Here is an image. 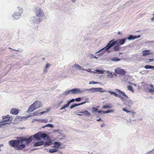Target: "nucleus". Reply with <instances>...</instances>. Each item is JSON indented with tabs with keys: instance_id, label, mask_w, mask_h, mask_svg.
Segmentation results:
<instances>
[{
	"instance_id": "obj_1",
	"label": "nucleus",
	"mask_w": 154,
	"mask_h": 154,
	"mask_svg": "<svg viewBox=\"0 0 154 154\" xmlns=\"http://www.w3.org/2000/svg\"><path fill=\"white\" fill-rule=\"evenodd\" d=\"M17 140H11L9 141V144L13 148H16L17 150H22L26 145H28V140H26L25 137H17Z\"/></svg>"
},
{
	"instance_id": "obj_2",
	"label": "nucleus",
	"mask_w": 154,
	"mask_h": 154,
	"mask_svg": "<svg viewBox=\"0 0 154 154\" xmlns=\"http://www.w3.org/2000/svg\"><path fill=\"white\" fill-rule=\"evenodd\" d=\"M126 40V38H125L122 39H118L116 40L112 39L110 40L105 47L96 52V53H98L99 52L103 51L100 54H97V55L100 56L102 55L105 52H107L108 53L112 52L113 51L109 50V49L117 44H118L119 45H122L124 44Z\"/></svg>"
},
{
	"instance_id": "obj_3",
	"label": "nucleus",
	"mask_w": 154,
	"mask_h": 154,
	"mask_svg": "<svg viewBox=\"0 0 154 154\" xmlns=\"http://www.w3.org/2000/svg\"><path fill=\"white\" fill-rule=\"evenodd\" d=\"M35 16L31 18V21L34 23L39 24L42 21L45 15L43 10L41 8H37L34 10Z\"/></svg>"
},
{
	"instance_id": "obj_4",
	"label": "nucleus",
	"mask_w": 154,
	"mask_h": 154,
	"mask_svg": "<svg viewBox=\"0 0 154 154\" xmlns=\"http://www.w3.org/2000/svg\"><path fill=\"white\" fill-rule=\"evenodd\" d=\"M41 131H39L33 135H32L28 138H26V140H28L27 143L28 145L33 140L34 138L35 140H41Z\"/></svg>"
},
{
	"instance_id": "obj_5",
	"label": "nucleus",
	"mask_w": 154,
	"mask_h": 154,
	"mask_svg": "<svg viewBox=\"0 0 154 154\" xmlns=\"http://www.w3.org/2000/svg\"><path fill=\"white\" fill-rule=\"evenodd\" d=\"M88 91H91V93H94L95 92H99L101 93H103L109 92V91L107 90H104L101 88H92L90 89H88Z\"/></svg>"
},
{
	"instance_id": "obj_6",
	"label": "nucleus",
	"mask_w": 154,
	"mask_h": 154,
	"mask_svg": "<svg viewBox=\"0 0 154 154\" xmlns=\"http://www.w3.org/2000/svg\"><path fill=\"white\" fill-rule=\"evenodd\" d=\"M18 9L19 12H15L12 15V17L14 18V19H18L20 17L22 14L23 13V10L22 8L19 7H18Z\"/></svg>"
},
{
	"instance_id": "obj_7",
	"label": "nucleus",
	"mask_w": 154,
	"mask_h": 154,
	"mask_svg": "<svg viewBox=\"0 0 154 154\" xmlns=\"http://www.w3.org/2000/svg\"><path fill=\"white\" fill-rule=\"evenodd\" d=\"M115 72L117 74H120L122 76L125 75L126 73L124 69L118 67L115 69Z\"/></svg>"
},
{
	"instance_id": "obj_8",
	"label": "nucleus",
	"mask_w": 154,
	"mask_h": 154,
	"mask_svg": "<svg viewBox=\"0 0 154 154\" xmlns=\"http://www.w3.org/2000/svg\"><path fill=\"white\" fill-rule=\"evenodd\" d=\"M109 93L113 95L115 97L120 98L123 101H124V102L125 100L121 95L118 94L115 92L111 91H109Z\"/></svg>"
},
{
	"instance_id": "obj_9",
	"label": "nucleus",
	"mask_w": 154,
	"mask_h": 154,
	"mask_svg": "<svg viewBox=\"0 0 154 154\" xmlns=\"http://www.w3.org/2000/svg\"><path fill=\"white\" fill-rule=\"evenodd\" d=\"M10 116L9 115L2 116L3 121L6 122H9V123H10L12 121V120H10Z\"/></svg>"
},
{
	"instance_id": "obj_10",
	"label": "nucleus",
	"mask_w": 154,
	"mask_h": 154,
	"mask_svg": "<svg viewBox=\"0 0 154 154\" xmlns=\"http://www.w3.org/2000/svg\"><path fill=\"white\" fill-rule=\"evenodd\" d=\"M75 89L76 94L83 93L88 91V89H80L79 88H75Z\"/></svg>"
},
{
	"instance_id": "obj_11",
	"label": "nucleus",
	"mask_w": 154,
	"mask_h": 154,
	"mask_svg": "<svg viewBox=\"0 0 154 154\" xmlns=\"http://www.w3.org/2000/svg\"><path fill=\"white\" fill-rule=\"evenodd\" d=\"M124 103L126 106L131 107L133 104V102L132 100H126L124 102Z\"/></svg>"
},
{
	"instance_id": "obj_12",
	"label": "nucleus",
	"mask_w": 154,
	"mask_h": 154,
	"mask_svg": "<svg viewBox=\"0 0 154 154\" xmlns=\"http://www.w3.org/2000/svg\"><path fill=\"white\" fill-rule=\"evenodd\" d=\"M19 111L18 109H16L15 108H12L10 110V113L11 114L17 115L19 113Z\"/></svg>"
},
{
	"instance_id": "obj_13",
	"label": "nucleus",
	"mask_w": 154,
	"mask_h": 154,
	"mask_svg": "<svg viewBox=\"0 0 154 154\" xmlns=\"http://www.w3.org/2000/svg\"><path fill=\"white\" fill-rule=\"evenodd\" d=\"M113 49H109V50H112L113 51H119L120 50V45L118 44H116L115 45L113 46Z\"/></svg>"
},
{
	"instance_id": "obj_14",
	"label": "nucleus",
	"mask_w": 154,
	"mask_h": 154,
	"mask_svg": "<svg viewBox=\"0 0 154 154\" xmlns=\"http://www.w3.org/2000/svg\"><path fill=\"white\" fill-rule=\"evenodd\" d=\"M33 103H35L34 106L35 109L41 107L42 105V103L39 101H35Z\"/></svg>"
},
{
	"instance_id": "obj_15",
	"label": "nucleus",
	"mask_w": 154,
	"mask_h": 154,
	"mask_svg": "<svg viewBox=\"0 0 154 154\" xmlns=\"http://www.w3.org/2000/svg\"><path fill=\"white\" fill-rule=\"evenodd\" d=\"M35 104V103H33L29 106L27 111V112H31L35 109V108L34 106Z\"/></svg>"
},
{
	"instance_id": "obj_16",
	"label": "nucleus",
	"mask_w": 154,
	"mask_h": 154,
	"mask_svg": "<svg viewBox=\"0 0 154 154\" xmlns=\"http://www.w3.org/2000/svg\"><path fill=\"white\" fill-rule=\"evenodd\" d=\"M122 110L123 111L126 112L127 113H131V116L132 117H134V115L135 114V112H134L133 111H130L128 110L125 108H123Z\"/></svg>"
},
{
	"instance_id": "obj_17",
	"label": "nucleus",
	"mask_w": 154,
	"mask_h": 154,
	"mask_svg": "<svg viewBox=\"0 0 154 154\" xmlns=\"http://www.w3.org/2000/svg\"><path fill=\"white\" fill-rule=\"evenodd\" d=\"M44 143V142L43 141H40L35 142L33 146L36 147L43 145Z\"/></svg>"
},
{
	"instance_id": "obj_18",
	"label": "nucleus",
	"mask_w": 154,
	"mask_h": 154,
	"mask_svg": "<svg viewBox=\"0 0 154 154\" xmlns=\"http://www.w3.org/2000/svg\"><path fill=\"white\" fill-rule=\"evenodd\" d=\"M115 91L116 92H119L120 94H121L122 96L125 97L126 98H128V96L123 91H122L118 89H116Z\"/></svg>"
},
{
	"instance_id": "obj_19",
	"label": "nucleus",
	"mask_w": 154,
	"mask_h": 154,
	"mask_svg": "<svg viewBox=\"0 0 154 154\" xmlns=\"http://www.w3.org/2000/svg\"><path fill=\"white\" fill-rule=\"evenodd\" d=\"M49 136L47 135L46 133H44L41 131V140L42 139H45L46 138H47V139H49Z\"/></svg>"
},
{
	"instance_id": "obj_20",
	"label": "nucleus",
	"mask_w": 154,
	"mask_h": 154,
	"mask_svg": "<svg viewBox=\"0 0 154 154\" xmlns=\"http://www.w3.org/2000/svg\"><path fill=\"white\" fill-rule=\"evenodd\" d=\"M113 107V104L111 103H108L103 106V109H111Z\"/></svg>"
},
{
	"instance_id": "obj_21",
	"label": "nucleus",
	"mask_w": 154,
	"mask_h": 154,
	"mask_svg": "<svg viewBox=\"0 0 154 154\" xmlns=\"http://www.w3.org/2000/svg\"><path fill=\"white\" fill-rule=\"evenodd\" d=\"M150 51L149 50H146L143 51L142 52V55L143 56H146L150 54L149 53Z\"/></svg>"
},
{
	"instance_id": "obj_22",
	"label": "nucleus",
	"mask_w": 154,
	"mask_h": 154,
	"mask_svg": "<svg viewBox=\"0 0 154 154\" xmlns=\"http://www.w3.org/2000/svg\"><path fill=\"white\" fill-rule=\"evenodd\" d=\"M54 146L56 147V148L57 149H58V148L61 145V143L59 142H54Z\"/></svg>"
},
{
	"instance_id": "obj_23",
	"label": "nucleus",
	"mask_w": 154,
	"mask_h": 154,
	"mask_svg": "<svg viewBox=\"0 0 154 154\" xmlns=\"http://www.w3.org/2000/svg\"><path fill=\"white\" fill-rule=\"evenodd\" d=\"M79 113L83 114L87 116H90V113L87 110H85L83 111L79 112Z\"/></svg>"
},
{
	"instance_id": "obj_24",
	"label": "nucleus",
	"mask_w": 154,
	"mask_h": 154,
	"mask_svg": "<svg viewBox=\"0 0 154 154\" xmlns=\"http://www.w3.org/2000/svg\"><path fill=\"white\" fill-rule=\"evenodd\" d=\"M110 60L112 61L117 62L120 61L121 59L118 57H112V58H110Z\"/></svg>"
},
{
	"instance_id": "obj_25",
	"label": "nucleus",
	"mask_w": 154,
	"mask_h": 154,
	"mask_svg": "<svg viewBox=\"0 0 154 154\" xmlns=\"http://www.w3.org/2000/svg\"><path fill=\"white\" fill-rule=\"evenodd\" d=\"M33 121H38L39 122H44L45 123H47L48 122V120L45 119H34L33 120Z\"/></svg>"
},
{
	"instance_id": "obj_26",
	"label": "nucleus",
	"mask_w": 154,
	"mask_h": 154,
	"mask_svg": "<svg viewBox=\"0 0 154 154\" xmlns=\"http://www.w3.org/2000/svg\"><path fill=\"white\" fill-rule=\"evenodd\" d=\"M69 94L68 91L67 90H66L65 92L62 93L60 96V97H65V96Z\"/></svg>"
},
{
	"instance_id": "obj_27",
	"label": "nucleus",
	"mask_w": 154,
	"mask_h": 154,
	"mask_svg": "<svg viewBox=\"0 0 154 154\" xmlns=\"http://www.w3.org/2000/svg\"><path fill=\"white\" fill-rule=\"evenodd\" d=\"M9 123V122H4L3 121L0 122V128H3V126L5 125L6 124H8Z\"/></svg>"
},
{
	"instance_id": "obj_28",
	"label": "nucleus",
	"mask_w": 154,
	"mask_h": 154,
	"mask_svg": "<svg viewBox=\"0 0 154 154\" xmlns=\"http://www.w3.org/2000/svg\"><path fill=\"white\" fill-rule=\"evenodd\" d=\"M47 140L45 142V143L48 146L50 145L52 143V142L50 138H49V139H47Z\"/></svg>"
},
{
	"instance_id": "obj_29",
	"label": "nucleus",
	"mask_w": 154,
	"mask_h": 154,
	"mask_svg": "<svg viewBox=\"0 0 154 154\" xmlns=\"http://www.w3.org/2000/svg\"><path fill=\"white\" fill-rule=\"evenodd\" d=\"M105 71L103 70H100L99 69H97L95 70V71L96 72V73L98 74H103Z\"/></svg>"
},
{
	"instance_id": "obj_30",
	"label": "nucleus",
	"mask_w": 154,
	"mask_h": 154,
	"mask_svg": "<svg viewBox=\"0 0 154 154\" xmlns=\"http://www.w3.org/2000/svg\"><path fill=\"white\" fill-rule=\"evenodd\" d=\"M58 151V149H57L55 148L49 149V152L51 153H53L55 152H57Z\"/></svg>"
},
{
	"instance_id": "obj_31",
	"label": "nucleus",
	"mask_w": 154,
	"mask_h": 154,
	"mask_svg": "<svg viewBox=\"0 0 154 154\" xmlns=\"http://www.w3.org/2000/svg\"><path fill=\"white\" fill-rule=\"evenodd\" d=\"M144 68L146 69H154V66L150 65H146L144 66Z\"/></svg>"
},
{
	"instance_id": "obj_32",
	"label": "nucleus",
	"mask_w": 154,
	"mask_h": 154,
	"mask_svg": "<svg viewBox=\"0 0 154 154\" xmlns=\"http://www.w3.org/2000/svg\"><path fill=\"white\" fill-rule=\"evenodd\" d=\"M68 91L69 94L71 93L72 94H76L75 88L71 90H68Z\"/></svg>"
},
{
	"instance_id": "obj_33",
	"label": "nucleus",
	"mask_w": 154,
	"mask_h": 154,
	"mask_svg": "<svg viewBox=\"0 0 154 154\" xmlns=\"http://www.w3.org/2000/svg\"><path fill=\"white\" fill-rule=\"evenodd\" d=\"M74 66L78 67V69H79L82 70H83V69H83V68H83L82 67L80 66L78 64L75 63V64H74Z\"/></svg>"
},
{
	"instance_id": "obj_34",
	"label": "nucleus",
	"mask_w": 154,
	"mask_h": 154,
	"mask_svg": "<svg viewBox=\"0 0 154 154\" xmlns=\"http://www.w3.org/2000/svg\"><path fill=\"white\" fill-rule=\"evenodd\" d=\"M126 40L128 39L129 40H134V35H130L128 37L125 38Z\"/></svg>"
},
{
	"instance_id": "obj_35",
	"label": "nucleus",
	"mask_w": 154,
	"mask_h": 154,
	"mask_svg": "<svg viewBox=\"0 0 154 154\" xmlns=\"http://www.w3.org/2000/svg\"><path fill=\"white\" fill-rule=\"evenodd\" d=\"M127 88L128 90L131 91L132 93L134 92V90L132 86L128 85L127 86Z\"/></svg>"
},
{
	"instance_id": "obj_36",
	"label": "nucleus",
	"mask_w": 154,
	"mask_h": 154,
	"mask_svg": "<svg viewBox=\"0 0 154 154\" xmlns=\"http://www.w3.org/2000/svg\"><path fill=\"white\" fill-rule=\"evenodd\" d=\"M83 70L85 71L88 72L93 73H95V72L91 71V69L90 68H88L87 69H84Z\"/></svg>"
},
{
	"instance_id": "obj_37",
	"label": "nucleus",
	"mask_w": 154,
	"mask_h": 154,
	"mask_svg": "<svg viewBox=\"0 0 154 154\" xmlns=\"http://www.w3.org/2000/svg\"><path fill=\"white\" fill-rule=\"evenodd\" d=\"M114 110L113 109L108 110L107 111H104V113L106 114L110 112H113Z\"/></svg>"
},
{
	"instance_id": "obj_38",
	"label": "nucleus",
	"mask_w": 154,
	"mask_h": 154,
	"mask_svg": "<svg viewBox=\"0 0 154 154\" xmlns=\"http://www.w3.org/2000/svg\"><path fill=\"white\" fill-rule=\"evenodd\" d=\"M46 127H49L51 128H53L54 127V125L51 124H48L45 125Z\"/></svg>"
},
{
	"instance_id": "obj_39",
	"label": "nucleus",
	"mask_w": 154,
	"mask_h": 154,
	"mask_svg": "<svg viewBox=\"0 0 154 154\" xmlns=\"http://www.w3.org/2000/svg\"><path fill=\"white\" fill-rule=\"evenodd\" d=\"M77 106H78L77 105V103H75L72 104L70 106V107L69 109H72L74 107H77Z\"/></svg>"
},
{
	"instance_id": "obj_40",
	"label": "nucleus",
	"mask_w": 154,
	"mask_h": 154,
	"mask_svg": "<svg viewBox=\"0 0 154 154\" xmlns=\"http://www.w3.org/2000/svg\"><path fill=\"white\" fill-rule=\"evenodd\" d=\"M23 119V117H21L19 116H16L15 119L16 120H18L20 121H21L22 120V119Z\"/></svg>"
},
{
	"instance_id": "obj_41",
	"label": "nucleus",
	"mask_w": 154,
	"mask_h": 154,
	"mask_svg": "<svg viewBox=\"0 0 154 154\" xmlns=\"http://www.w3.org/2000/svg\"><path fill=\"white\" fill-rule=\"evenodd\" d=\"M112 72H110V71H106V73L108 74L107 77H109V76H111L112 75Z\"/></svg>"
},
{
	"instance_id": "obj_42",
	"label": "nucleus",
	"mask_w": 154,
	"mask_h": 154,
	"mask_svg": "<svg viewBox=\"0 0 154 154\" xmlns=\"http://www.w3.org/2000/svg\"><path fill=\"white\" fill-rule=\"evenodd\" d=\"M98 111V109L95 108V107H93L92 109V112L93 113H94V112H97Z\"/></svg>"
},
{
	"instance_id": "obj_43",
	"label": "nucleus",
	"mask_w": 154,
	"mask_h": 154,
	"mask_svg": "<svg viewBox=\"0 0 154 154\" xmlns=\"http://www.w3.org/2000/svg\"><path fill=\"white\" fill-rule=\"evenodd\" d=\"M90 58H94L95 59H97L98 57L95 56V55H93L92 54H90Z\"/></svg>"
},
{
	"instance_id": "obj_44",
	"label": "nucleus",
	"mask_w": 154,
	"mask_h": 154,
	"mask_svg": "<svg viewBox=\"0 0 154 154\" xmlns=\"http://www.w3.org/2000/svg\"><path fill=\"white\" fill-rule=\"evenodd\" d=\"M75 101V99H72L70 100H69V101H67V102L68 103H69V104H70L71 103H72V102H74V101Z\"/></svg>"
},
{
	"instance_id": "obj_45",
	"label": "nucleus",
	"mask_w": 154,
	"mask_h": 154,
	"mask_svg": "<svg viewBox=\"0 0 154 154\" xmlns=\"http://www.w3.org/2000/svg\"><path fill=\"white\" fill-rule=\"evenodd\" d=\"M75 99V101H76V102H79L81 100L82 98L80 97H78Z\"/></svg>"
},
{
	"instance_id": "obj_46",
	"label": "nucleus",
	"mask_w": 154,
	"mask_h": 154,
	"mask_svg": "<svg viewBox=\"0 0 154 154\" xmlns=\"http://www.w3.org/2000/svg\"><path fill=\"white\" fill-rule=\"evenodd\" d=\"M63 103V101L61 100L60 102L59 103H58V105L56 107L57 108H58L60 106H61L62 104Z\"/></svg>"
},
{
	"instance_id": "obj_47",
	"label": "nucleus",
	"mask_w": 154,
	"mask_h": 154,
	"mask_svg": "<svg viewBox=\"0 0 154 154\" xmlns=\"http://www.w3.org/2000/svg\"><path fill=\"white\" fill-rule=\"evenodd\" d=\"M98 83V82H94V81H91L89 83V84H97L98 83Z\"/></svg>"
},
{
	"instance_id": "obj_48",
	"label": "nucleus",
	"mask_w": 154,
	"mask_h": 154,
	"mask_svg": "<svg viewBox=\"0 0 154 154\" xmlns=\"http://www.w3.org/2000/svg\"><path fill=\"white\" fill-rule=\"evenodd\" d=\"M141 37V35H134V40L137 38H138Z\"/></svg>"
},
{
	"instance_id": "obj_49",
	"label": "nucleus",
	"mask_w": 154,
	"mask_h": 154,
	"mask_svg": "<svg viewBox=\"0 0 154 154\" xmlns=\"http://www.w3.org/2000/svg\"><path fill=\"white\" fill-rule=\"evenodd\" d=\"M39 114V113H38V111L35 112L34 113H33V116H38Z\"/></svg>"
},
{
	"instance_id": "obj_50",
	"label": "nucleus",
	"mask_w": 154,
	"mask_h": 154,
	"mask_svg": "<svg viewBox=\"0 0 154 154\" xmlns=\"http://www.w3.org/2000/svg\"><path fill=\"white\" fill-rule=\"evenodd\" d=\"M69 103H68L67 102V103L66 104L64 105V106H63V107L65 108V109L66 108H67L68 107V106H69Z\"/></svg>"
},
{
	"instance_id": "obj_51",
	"label": "nucleus",
	"mask_w": 154,
	"mask_h": 154,
	"mask_svg": "<svg viewBox=\"0 0 154 154\" xmlns=\"http://www.w3.org/2000/svg\"><path fill=\"white\" fill-rule=\"evenodd\" d=\"M149 93H152V92L154 93V88H153V89L150 88V89H149Z\"/></svg>"
},
{
	"instance_id": "obj_52",
	"label": "nucleus",
	"mask_w": 154,
	"mask_h": 154,
	"mask_svg": "<svg viewBox=\"0 0 154 154\" xmlns=\"http://www.w3.org/2000/svg\"><path fill=\"white\" fill-rule=\"evenodd\" d=\"M50 66V64L49 63H47L46 64V65L45 66V68L46 69H47V68H49Z\"/></svg>"
},
{
	"instance_id": "obj_53",
	"label": "nucleus",
	"mask_w": 154,
	"mask_h": 154,
	"mask_svg": "<svg viewBox=\"0 0 154 154\" xmlns=\"http://www.w3.org/2000/svg\"><path fill=\"white\" fill-rule=\"evenodd\" d=\"M116 73H112V75H111V78L113 77V76L116 77L117 76V75Z\"/></svg>"
},
{
	"instance_id": "obj_54",
	"label": "nucleus",
	"mask_w": 154,
	"mask_h": 154,
	"mask_svg": "<svg viewBox=\"0 0 154 154\" xmlns=\"http://www.w3.org/2000/svg\"><path fill=\"white\" fill-rule=\"evenodd\" d=\"M149 62H152L154 61V58H150L148 59Z\"/></svg>"
},
{
	"instance_id": "obj_55",
	"label": "nucleus",
	"mask_w": 154,
	"mask_h": 154,
	"mask_svg": "<svg viewBox=\"0 0 154 154\" xmlns=\"http://www.w3.org/2000/svg\"><path fill=\"white\" fill-rule=\"evenodd\" d=\"M97 112H98L99 113H104V111L101 110H98V111Z\"/></svg>"
},
{
	"instance_id": "obj_56",
	"label": "nucleus",
	"mask_w": 154,
	"mask_h": 154,
	"mask_svg": "<svg viewBox=\"0 0 154 154\" xmlns=\"http://www.w3.org/2000/svg\"><path fill=\"white\" fill-rule=\"evenodd\" d=\"M47 72V69H46L45 68V69L44 70V73H46Z\"/></svg>"
},
{
	"instance_id": "obj_57",
	"label": "nucleus",
	"mask_w": 154,
	"mask_h": 154,
	"mask_svg": "<svg viewBox=\"0 0 154 154\" xmlns=\"http://www.w3.org/2000/svg\"><path fill=\"white\" fill-rule=\"evenodd\" d=\"M50 110V109L49 108H47L46 109V111H45V113H47Z\"/></svg>"
},
{
	"instance_id": "obj_58",
	"label": "nucleus",
	"mask_w": 154,
	"mask_h": 154,
	"mask_svg": "<svg viewBox=\"0 0 154 154\" xmlns=\"http://www.w3.org/2000/svg\"><path fill=\"white\" fill-rule=\"evenodd\" d=\"M32 116H33V113H31V114H30L29 115H28V116L26 118L30 117Z\"/></svg>"
},
{
	"instance_id": "obj_59",
	"label": "nucleus",
	"mask_w": 154,
	"mask_h": 154,
	"mask_svg": "<svg viewBox=\"0 0 154 154\" xmlns=\"http://www.w3.org/2000/svg\"><path fill=\"white\" fill-rule=\"evenodd\" d=\"M45 111L39 113V114L42 115L44 113H45Z\"/></svg>"
},
{
	"instance_id": "obj_60",
	"label": "nucleus",
	"mask_w": 154,
	"mask_h": 154,
	"mask_svg": "<svg viewBox=\"0 0 154 154\" xmlns=\"http://www.w3.org/2000/svg\"><path fill=\"white\" fill-rule=\"evenodd\" d=\"M97 121L98 122H99V121H103V120L102 119H101V118H100L99 119H97Z\"/></svg>"
},
{
	"instance_id": "obj_61",
	"label": "nucleus",
	"mask_w": 154,
	"mask_h": 154,
	"mask_svg": "<svg viewBox=\"0 0 154 154\" xmlns=\"http://www.w3.org/2000/svg\"><path fill=\"white\" fill-rule=\"evenodd\" d=\"M87 102H89L87 101H85L82 102V105H83L85 103H86Z\"/></svg>"
},
{
	"instance_id": "obj_62",
	"label": "nucleus",
	"mask_w": 154,
	"mask_h": 154,
	"mask_svg": "<svg viewBox=\"0 0 154 154\" xmlns=\"http://www.w3.org/2000/svg\"><path fill=\"white\" fill-rule=\"evenodd\" d=\"M154 149H153L151 151H149V152H147V153L146 154H150V153Z\"/></svg>"
},
{
	"instance_id": "obj_63",
	"label": "nucleus",
	"mask_w": 154,
	"mask_h": 154,
	"mask_svg": "<svg viewBox=\"0 0 154 154\" xmlns=\"http://www.w3.org/2000/svg\"><path fill=\"white\" fill-rule=\"evenodd\" d=\"M65 108L63 107V106L62 107H61L60 109V110H63V109H65Z\"/></svg>"
},
{
	"instance_id": "obj_64",
	"label": "nucleus",
	"mask_w": 154,
	"mask_h": 154,
	"mask_svg": "<svg viewBox=\"0 0 154 154\" xmlns=\"http://www.w3.org/2000/svg\"><path fill=\"white\" fill-rule=\"evenodd\" d=\"M77 106H80L81 105H82V103H77Z\"/></svg>"
}]
</instances>
